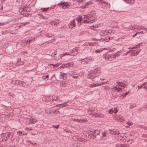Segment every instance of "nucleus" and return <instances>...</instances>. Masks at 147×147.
<instances>
[{
  "label": "nucleus",
  "instance_id": "nucleus-1",
  "mask_svg": "<svg viewBox=\"0 0 147 147\" xmlns=\"http://www.w3.org/2000/svg\"><path fill=\"white\" fill-rule=\"evenodd\" d=\"M83 134L85 136L89 138H96L98 140L102 139L99 130L92 129L88 131H85Z\"/></svg>",
  "mask_w": 147,
  "mask_h": 147
},
{
  "label": "nucleus",
  "instance_id": "nucleus-2",
  "mask_svg": "<svg viewBox=\"0 0 147 147\" xmlns=\"http://www.w3.org/2000/svg\"><path fill=\"white\" fill-rule=\"evenodd\" d=\"M114 86H112V91L115 92H119L121 89L120 87L125 88L127 86L126 84L124 82H117L114 84Z\"/></svg>",
  "mask_w": 147,
  "mask_h": 147
},
{
  "label": "nucleus",
  "instance_id": "nucleus-3",
  "mask_svg": "<svg viewBox=\"0 0 147 147\" xmlns=\"http://www.w3.org/2000/svg\"><path fill=\"white\" fill-rule=\"evenodd\" d=\"M101 74L100 70L99 69L95 68L88 73L87 78L91 79L100 76Z\"/></svg>",
  "mask_w": 147,
  "mask_h": 147
},
{
  "label": "nucleus",
  "instance_id": "nucleus-4",
  "mask_svg": "<svg viewBox=\"0 0 147 147\" xmlns=\"http://www.w3.org/2000/svg\"><path fill=\"white\" fill-rule=\"evenodd\" d=\"M119 56V55L118 53L109 54L106 53L103 55L102 57L106 61H112L114 59L118 58Z\"/></svg>",
  "mask_w": 147,
  "mask_h": 147
},
{
  "label": "nucleus",
  "instance_id": "nucleus-5",
  "mask_svg": "<svg viewBox=\"0 0 147 147\" xmlns=\"http://www.w3.org/2000/svg\"><path fill=\"white\" fill-rule=\"evenodd\" d=\"M24 121L25 122L26 125L33 124L35 123L36 120L33 118H27L24 119Z\"/></svg>",
  "mask_w": 147,
  "mask_h": 147
},
{
  "label": "nucleus",
  "instance_id": "nucleus-6",
  "mask_svg": "<svg viewBox=\"0 0 147 147\" xmlns=\"http://www.w3.org/2000/svg\"><path fill=\"white\" fill-rule=\"evenodd\" d=\"M91 14H90L84 15V18L89 20H92V21L94 22L95 20L96 19V18L94 16V15L92 16Z\"/></svg>",
  "mask_w": 147,
  "mask_h": 147
},
{
  "label": "nucleus",
  "instance_id": "nucleus-7",
  "mask_svg": "<svg viewBox=\"0 0 147 147\" xmlns=\"http://www.w3.org/2000/svg\"><path fill=\"white\" fill-rule=\"evenodd\" d=\"M3 134L5 135V141H6L8 139L10 140L11 139L14 134L12 132H7L5 133H4Z\"/></svg>",
  "mask_w": 147,
  "mask_h": 147
},
{
  "label": "nucleus",
  "instance_id": "nucleus-8",
  "mask_svg": "<svg viewBox=\"0 0 147 147\" xmlns=\"http://www.w3.org/2000/svg\"><path fill=\"white\" fill-rule=\"evenodd\" d=\"M31 10L30 7L26 5L20 9V11H26L27 12H30Z\"/></svg>",
  "mask_w": 147,
  "mask_h": 147
},
{
  "label": "nucleus",
  "instance_id": "nucleus-9",
  "mask_svg": "<svg viewBox=\"0 0 147 147\" xmlns=\"http://www.w3.org/2000/svg\"><path fill=\"white\" fill-rule=\"evenodd\" d=\"M58 5L60 7H62L63 9H65L68 7L69 5L67 2H61V3L58 4Z\"/></svg>",
  "mask_w": 147,
  "mask_h": 147
},
{
  "label": "nucleus",
  "instance_id": "nucleus-10",
  "mask_svg": "<svg viewBox=\"0 0 147 147\" xmlns=\"http://www.w3.org/2000/svg\"><path fill=\"white\" fill-rule=\"evenodd\" d=\"M108 131L111 134L115 135H118L119 134L118 130L117 129H109Z\"/></svg>",
  "mask_w": 147,
  "mask_h": 147
},
{
  "label": "nucleus",
  "instance_id": "nucleus-11",
  "mask_svg": "<svg viewBox=\"0 0 147 147\" xmlns=\"http://www.w3.org/2000/svg\"><path fill=\"white\" fill-rule=\"evenodd\" d=\"M42 100L45 102H52L53 101V96H47L43 97L42 98Z\"/></svg>",
  "mask_w": 147,
  "mask_h": 147
},
{
  "label": "nucleus",
  "instance_id": "nucleus-12",
  "mask_svg": "<svg viewBox=\"0 0 147 147\" xmlns=\"http://www.w3.org/2000/svg\"><path fill=\"white\" fill-rule=\"evenodd\" d=\"M92 115L95 117L104 118L105 117V115L100 113H94L92 114Z\"/></svg>",
  "mask_w": 147,
  "mask_h": 147
},
{
  "label": "nucleus",
  "instance_id": "nucleus-13",
  "mask_svg": "<svg viewBox=\"0 0 147 147\" xmlns=\"http://www.w3.org/2000/svg\"><path fill=\"white\" fill-rule=\"evenodd\" d=\"M68 27L69 28L72 29L76 26L75 21L74 19L73 21L69 22L68 25Z\"/></svg>",
  "mask_w": 147,
  "mask_h": 147
},
{
  "label": "nucleus",
  "instance_id": "nucleus-14",
  "mask_svg": "<svg viewBox=\"0 0 147 147\" xmlns=\"http://www.w3.org/2000/svg\"><path fill=\"white\" fill-rule=\"evenodd\" d=\"M59 23V20L58 19L55 20L54 21H51L50 24L54 26H58Z\"/></svg>",
  "mask_w": 147,
  "mask_h": 147
},
{
  "label": "nucleus",
  "instance_id": "nucleus-15",
  "mask_svg": "<svg viewBox=\"0 0 147 147\" xmlns=\"http://www.w3.org/2000/svg\"><path fill=\"white\" fill-rule=\"evenodd\" d=\"M109 32L108 31V30H103L99 32V34L100 36H103L109 34Z\"/></svg>",
  "mask_w": 147,
  "mask_h": 147
},
{
  "label": "nucleus",
  "instance_id": "nucleus-16",
  "mask_svg": "<svg viewBox=\"0 0 147 147\" xmlns=\"http://www.w3.org/2000/svg\"><path fill=\"white\" fill-rule=\"evenodd\" d=\"M83 18L82 16H78V17L76 18V20L78 22V26L80 25L81 24V22L82 21Z\"/></svg>",
  "mask_w": 147,
  "mask_h": 147
},
{
  "label": "nucleus",
  "instance_id": "nucleus-17",
  "mask_svg": "<svg viewBox=\"0 0 147 147\" xmlns=\"http://www.w3.org/2000/svg\"><path fill=\"white\" fill-rule=\"evenodd\" d=\"M92 4H93V2L91 1H89L88 2L82 5V7L84 8H85L86 6L90 7L92 6Z\"/></svg>",
  "mask_w": 147,
  "mask_h": 147
},
{
  "label": "nucleus",
  "instance_id": "nucleus-18",
  "mask_svg": "<svg viewBox=\"0 0 147 147\" xmlns=\"http://www.w3.org/2000/svg\"><path fill=\"white\" fill-rule=\"evenodd\" d=\"M78 49L77 48H75L71 50V52L70 53L71 56H74L76 55L78 53Z\"/></svg>",
  "mask_w": 147,
  "mask_h": 147
},
{
  "label": "nucleus",
  "instance_id": "nucleus-19",
  "mask_svg": "<svg viewBox=\"0 0 147 147\" xmlns=\"http://www.w3.org/2000/svg\"><path fill=\"white\" fill-rule=\"evenodd\" d=\"M107 131H105L104 132H102L101 134V136L102 139L103 140H106L107 138Z\"/></svg>",
  "mask_w": 147,
  "mask_h": 147
},
{
  "label": "nucleus",
  "instance_id": "nucleus-20",
  "mask_svg": "<svg viewBox=\"0 0 147 147\" xmlns=\"http://www.w3.org/2000/svg\"><path fill=\"white\" fill-rule=\"evenodd\" d=\"M110 39V37L108 36H106L104 38H101L98 40V41L100 42H106L109 41Z\"/></svg>",
  "mask_w": 147,
  "mask_h": 147
},
{
  "label": "nucleus",
  "instance_id": "nucleus-21",
  "mask_svg": "<svg viewBox=\"0 0 147 147\" xmlns=\"http://www.w3.org/2000/svg\"><path fill=\"white\" fill-rule=\"evenodd\" d=\"M59 77L60 79L65 80L67 79V75L65 74L61 73L59 76Z\"/></svg>",
  "mask_w": 147,
  "mask_h": 147
},
{
  "label": "nucleus",
  "instance_id": "nucleus-22",
  "mask_svg": "<svg viewBox=\"0 0 147 147\" xmlns=\"http://www.w3.org/2000/svg\"><path fill=\"white\" fill-rule=\"evenodd\" d=\"M72 120L74 121H77V122H80V121H81L82 122H85L86 121V119H73Z\"/></svg>",
  "mask_w": 147,
  "mask_h": 147
},
{
  "label": "nucleus",
  "instance_id": "nucleus-23",
  "mask_svg": "<svg viewBox=\"0 0 147 147\" xmlns=\"http://www.w3.org/2000/svg\"><path fill=\"white\" fill-rule=\"evenodd\" d=\"M35 38L34 37H31L30 38L28 39L27 40V42H28L29 43H30L33 42H34L35 41Z\"/></svg>",
  "mask_w": 147,
  "mask_h": 147
},
{
  "label": "nucleus",
  "instance_id": "nucleus-24",
  "mask_svg": "<svg viewBox=\"0 0 147 147\" xmlns=\"http://www.w3.org/2000/svg\"><path fill=\"white\" fill-rule=\"evenodd\" d=\"M13 82L14 83V84L15 85H20L21 84H22L21 81H19L18 80H15L13 81Z\"/></svg>",
  "mask_w": 147,
  "mask_h": 147
},
{
  "label": "nucleus",
  "instance_id": "nucleus-25",
  "mask_svg": "<svg viewBox=\"0 0 147 147\" xmlns=\"http://www.w3.org/2000/svg\"><path fill=\"white\" fill-rule=\"evenodd\" d=\"M70 63H67V64H63V65H62L59 68H64V67H68V66H71V65H70Z\"/></svg>",
  "mask_w": 147,
  "mask_h": 147
},
{
  "label": "nucleus",
  "instance_id": "nucleus-26",
  "mask_svg": "<svg viewBox=\"0 0 147 147\" xmlns=\"http://www.w3.org/2000/svg\"><path fill=\"white\" fill-rule=\"evenodd\" d=\"M99 1H100V2L101 3H104L107 5H108V7L109 8L110 7V4H109L106 1H104L103 0H99Z\"/></svg>",
  "mask_w": 147,
  "mask_h": 147
},
{
  "label": "nucleus",
  "instance_id": "nucleus-27",
  "mask_svg": "<svg viewBox=\"0 0 147 147\" xmlns=\"http://www.w3.org/2000/svg\"><path fill=\"white\" fill-rule=\"evenodd\" d=\"M105 48H102L101 49H98L95 51L96 53H100Z\"/></svg>",
  "mask_w": 147,
  "mask_h": 147
},
{
  "label": "nucleus",
  "instance_id": "nucleus-28",
  "mask_svg": "<svg viewBox=\"0 0 147 147\" xmlns=\"http://www.w3.org/2000/svg\"><path fill=\"white\" fill-rule=\"evenodd\" d=\"M65 55H71V54H70V53L66 52V53H63V54H61L60 55V57L61 58H62V57H63Z\"/></svg>",
  "mask_w": 147,
  "mask_h": 147
},
{
  "label": "nucleus",
  "instance_id": "nucleus-29",
  "mask_svg": "<svg viewBox=\"0 0 147 147\" xmlns=\"http://www.w3.org/2000/svg\"><path fill=\"white\" fill-rule=\"evenodd\" d=\"M97 86H98V84H95L93 83L92 84L89 85V87L90 88H93Z\"/></svg>",
  "mask_w": 147,
  "mask_h": 147
},
{
  "label": "nucleus",
  "instance_id": "nucleus-30",
  "mask_svg": "<svg viewBox=\"0 0 147 147\" xmlns=\"http://www.w3.org/2000/svg\"><path fill=\"white\" fill-rule=\"evenodd\" d=\"M61 87H65L66 86L65 82V81H62L60 84Z\"/></svg>",
  "mask_w": 147,
  "mask_h": 147
},
{
  "label": "nucleus",
  "instance_id": "nucleus-31",
  "mask_svg": "<svg viewBox=\"0 0 147 147\" xmlns=\"http://www.w3.org/2000/svg\"><path fill=\"white\" fill-rule=\"evenodd\" d=\"M17 60V63L18 65H19L22 64V63L21 62V61L20 59L18 58Z\"/></svg>",
  "mask_w": 147,
  "mask_h": 147
},
{
  "label": "nucleus",
  "instance_id": "nucleus-32",
  "mask_svg": "<svg viewBox=\"0 0 147 147\" xmlns=\"http://www.w3.org/2000/svg\"><path fill=\"white\" fill-rule=\"evenodd\" d=\"M93 22L92 21V20H84L83 21V22L85 23H92Z\"/></svg>",
  "mask_w": 147,
  "mask_h": 147
},
{
  "label": "nucleus",
  "instance_id": "nucleus-33",
  "mask_svg": "<svg viewBox=\"0 0 147 147\" xmlns=\"http://www.w3.org/2000/svg\"><path fill=\"white\" fill-rule=\"evenodd\" d=\"M9 31L7 30H3L1 32V33L2 34H5L7 33H9Z\"/></svg>",
  "mask_w": 147,
  "mask_h": 147
},
{
  "label": "nucleus",
  "instance_id": "nucleus-34",
  "mask_svg": "<svg viewBox=\"0 0 147 147\" xmlns=\"http://www.w3.org/2000/svg\"><path fill=\"white\" fill-rule=\"evenodd\" d=\"M136 107V105L135 104H130L129 105V108L130 109H132L134 107Z\"/></svg>",
  "mask_w": 147,
  "mask_h": 147
},
{
  "label": "nucleus",
  "instance_id": "nucleus-35",
  "mask_svg": "<svg viewBox=\"0 0 147 147\" xmlns=\"http://www.w3.org/2000/svg\"><path fill=\"white\" fill-rule=\"evenodd\" d=\"M65 103H64L63 104H61L59 105H56L57 107H65Z\"/></svg>",
  "mask_w": 147,
  "mask_h": 147
},
{
  "label": "nucleus",
  "instance_id": "nucleus-36",
  "mask_svg": "<svg viewBox=\"0 0 147 147\" xmlns=\"http://www.w3.org/2000/svg\"><path fill=\"white\" fill-rule=\"evenodd\" d=\"M49 9V7H48L47 8H41L40 9L42 10V12H44L47 11L48 9Z\"/></svg>",
  "mask_w": 147,
  "mask_h": 147
},
{
  "label": "nucleus",
  "instance_id": "nucleus-37",
  "mask_svg": "<svg viewBox=\"0 0 147 147\" xmlns=\"http://www.w3.org/2000/svg\"><path fill=\"white\" fill-rule=\"evenodd\" d=\"M108 31H109V34H113L115 32V31L114 30L110 29L108 30Z\"/></svg>",
  "mask_w": 147,
  "mask_h": 147
},
{
  "label": "nucleus",
  "instance_id": "nucleus-38",
  "mask_svg": "<svg viewBox=\"0 0 147 147\" xmlns=\"http://www.w3.org/2000/svg\"><path fill=\"white\" fill-rule=\"evenodd\" d=\"M124 1L126 3L131 4L132 3V0H124Z\"/></svg>",
  "mask_w": 147,
  "mask_h": 147
},
{
  "label": "nucleus",
  "instance_id": "nucleus-39",
  "mask_svg": "<svg viewBox=\"0 0 147 147\" xmlns=\"http://www.w3.org/2000/svg\"><path fill=\"white\" fill-rule=\"evenodd\" d=\"M38 15H40L41 16L42 18L43 19H47L48 18V17L47 16H44L42 14H39Z\"/></svg>",
  "mask_w": 147,
  "mask_h": 147
},
{
  "label": "nucleus",
  "instance_id": "nucleus-40",
  "mask_svg": "<svg viewBox=\"0 0 147 147\" xmlns=\"http://www.w3.org/2000/svg\"><path fill=\"white\" fill-rule=\"evenodd\" d=\"M21 82L22 84H21L20 86H22L23 87H24L26 85L24 81H21Z\"/></svg>",
  "mask_w": 147,
  "mask_h": 147
},
{
  "label": "nucleus",
  "instance_id": "nucleus-41",
  "mask_svg": "<svg viewBox=\"0 0 147 147\" xmlns=\"http://www.w3.org/2000/svg\"><path fill=\"white\" fill-rule=\"evenodd\" d=\"M109 113L112 114L113 112V109H111L109 111H108Z\"/></svg>",
  "mask_w": 147,
  "mask_h": 147
},
{
  "label": "nucleus",
  "instance_id": "nucleus-42",
  "mask_svg": "<svg viewBox=\"0 0 147 147\" xmlns=\"http://www.w3.org/2000/svg\"><path fill=\"white\" fill-rule=\"evenodd\" d=\"M127 124L129 126H131L133 124V123L131 121H128L127 123Z\"/></svg>",
  "mask_w": 147,
  "mask_h": 147
},
{
  "label": "nucleus",
  "instance_id": "nucleus-43",
  "mask_svg": "<svg viewBox=\"0 0 147 147\" xmlns=\"http://www.w3.org/2000/svg\"><path fill=\"white\" fill-rule=\"evenodd\" d=\"M25 129L28 131H31L33 129V128L32 127L28 128L26 127L25 128Z\"/></svg>",
  "mask_w": 147,
  "mask_h": 147
},
{
  "label": "nucleus",
  "instance_id": "nucleus-44",
  "mask_svg": "<svg viewBox=\"0 0 147 147\" xmlns=\"http://www.w3.org/2000/svg\"><path fill=\"white\" fill-rule=\"evenodd\" d=\"M89 45L90 46H94L95 45V42H89Z\"/></svg>",
  "mask_w": 147,
  "mask_h": 147
},
{
  "label": "nucleus",
  "instance_id": "nucleus-45",
  "mask_svg": "<svg viewBox=\"0 0 147 147\" xmlns=\"http://www.w3.org/2000/svg\"><path fill=\"white\" fill-rule=\"evenodd\" d=\"M59 125H52V127L56 129H58L59 127Z\"/></svg>",
  "mask_w": 147,
  "mask_h": 147
},
{
  "label": "nucleus",
  "instance_id": "nucleus-46",
  "mask_svg": "<svg viewBox=\"0 0 147 147\" xmlns=\"http://www.w3.org/2000/svg\"><path fill=\"white\" fill-rule=\"evenodd\" d=\"M52 36H53V35H50L48 34H46V36L48 37H52Z\"/></svg>",
  "mask_w": 147,
  "mask_h": 147
},
{
  "label": "nucleus",
  "instance_id": "nucleus-47",
  "mask_svg": "<svg viewBox=\"0 0 147 147\" xmlns=\"http://www.w3.org/2000/svg\"><path fill=\"white\" fill-rule=\"evenodd\" d=\"M127 94V93H126L125 92V93H123L122 95V96L123 97V98H125V96H126Z\"/></svg>",
  "mask_w": 147,
  "mask_h": 147
},
{
  "label": "nucleus",
  "instance_id": "nucleus-48",
  "mask_svg": "<svg viewBox=\"0 0 147 147\" xmlns=\"http://www.w3.org/2000/svg\"><path fill=\"white\" fill-rule=\"evenodd\" d=\"M141 44V43H140L139 44L136 45L134 47L132 48H137L139 47L140 46V44Z\"/></svg>",
  "mask_w": 147,
  "mask_h": 147
},
{
  "label": "nucleus",
  "instance_id": "nucleus-49",
  "mask_svg": "<svg viewBox=\"0 0 147 147\" xmlns=\"http://www.w3.org/2000/svg\"><path fill=\"white\" fill-rule=\"evenodd\" d=\"M117 112V111L116 109V108H114V111L113 110V112L114 113L116 114Z\"/></svg>",
  "mask_w": 147,
  "mask_h": 147
},
{
  "label": "nucleus",
  "instance_id": "nucleus-50",
  "mask_svg": "<svg viewBox=\"0 0 147 147\" xmlns=\"http://www.w3.org/2000/svg\"><path fill=\"white\" fill-rule=\"evenodd\" d=\"M27 53L28 52H27V51H23L22 52V54H27Z\"/></svg>",
  "mask_w": 147,
  "mask_h": 147
},
{
  "label": "nucleus",
  "instance_id": "nucleus-51",
  "mask_svg": "<svg viewBox=\"0 0 147 147\" xmlns=\"http://www.w3.org/2000/svg\"><path fill=\"white\" fill-rule=\"evenodd\" d=\"M143 86L142 84V85L139 86H138V89H140L142 88L143 87Z\"/></svg>",
  "mask_w": 147,
  "mask_h": 147
},
{
  "label": "nucleus",
  "instance_id": "nucleus-52",
  "mask_svg": "<svg viewBox=\"0 0 147 147\" xmlns=\"http://www.w3.org/2000/svg\"><path fill=\"white\" fill-rule=\"evenodd\" d=\"M51 65H53V67H55H55L58 66L59 65L58 63H57L56 64V65H54L53 64H51Z\"/></svg>",
  "mask_w": 147,
  "mask_h": 147
},
{
  "label": "nucleus",
  "instance_id": "nucleus-53",
  "mask_svg": "<svg viewBox=\"0 0 147 147\" xmlns=\"http://www.w3.org/2000/svg\"><path fill=\"white\" fill-rule=\"evenodd\" d=\"M142 137L145 138H147V135L146 134H143L142 136Z\"/></svg>",
  "mask_w": 147,
  "mask_h": 147
},
{
  "label": "nucleus",
  "instance_id": "nucleus-54",
  "mask_svg": "<svg viewBox=\"0 0 147 147\" xmlns=\"http://www.w3.org/2000/svg\"><path fill=\"white\" fill-rule=\"evenodd\" d=\"M17 133L18 135H20L22 134V132L21 131H18L17 132Z\"/></svg>",
  "mask_w": 147,
  "mask_h": 147
},
{
  "label": "nucleus",
  "instance_id": "nucleus-55",
  "mask_svg": "<svg viewBox=\"0 0 147 147\" xmlns=\"http://www.w3.org/2000/svg\"><path fill=\"white\" fill-rule=\"evenodd\" d=\"M117 147H123V144H118L117 146Z\"/></svg>",
  "mask_w": 147,
  "mask_h": 147
},
{
  "label": "nucleus",
  "instance_id": "nucleus-56",
  "mask_svg": "<svg viewBox=\"0 0 147 147\" xmlns=\"http://www.w3.org/2000/svg\"><path fill=\"white\" fill-rule=\"evenodd\" d=\"M84 45L85 46H89V45L90 44H89V42H88L85 43L84 44Z\"/></svg>",
  "mask_w": 147,
  "mask_h": 147
},
{
  "label": "nucleus",
  "instance_id": "nucleus-57",
  "mask_svg": "<svg viewBox=\"0 0 147 147\" xmlns=\"http://www.w3.org/2000/svg\"><path fill=\"white\" fill-rule=\"evenodd\" d=\"M88 111L90 112V113H89L90 114L91 113L93 112L92 111L91 109H88Z\"/></svg>",
  "mask_w": 147,
  "mask_h": 147
},
{
  "label": "nucleus",
  "instance_id": "nucleus-58",
  "mask_svg": "<svg viewBox=\"0 0 147 147\" xmlns=\"http://www.w3.org/2000/svg\"><path fill=\"white\" fill-rule=\"evenodd\" d=\"M143 32H144L143 31H140L139 32H137L138 33V34H144V33Z\"/></svg>",
  "mask_w": 147,
  "mask_h": 147
},
{
  "label": "nucleus",
  "instance_id": "nucleus-59",
  "mask_svg": "<svg viewBox=\"0 0 147 147\" xmlns=\"http://www.w3.org/2000/svg\"><path fill=\"white\" fill-rule=\"evenodd\" d=\"M106 82H102L100 83L99 84H98V86L101 85H102L103 84H105Z\"/></svg>",
  "mask_w": 147,
  "mask_h": 147
},
{
  "label": "nucleus",
  "instance_id": "nucleus-60",
  "mask_svg": "<svg viewBox=\"0 0 147 147\" xmlns=\"http://www.w3.org/2000/svg\"><path fill=\"white\" fill-rule=\"evenodd\" d=\"M144 27L143 26H141L140 27V29H144Z\"/></svg>",
  "mask_w": 147,
  "mask_h": 147
},
{
  "label": "nucleus",
  "instance_id": "nucleus-61",
  "mask_svg": "<svg viewBox=\"0 0 147 147\" xmlns=\"http://www.w3.org/2000/svg\"><path fill=\"white\" fill-rule=\"evenodd\" d=\"M142 128L147 131V127H143Z\"/></svg>",
  "mask_w": 147,
  "mask_h": 147
},
{
  "label": "nucleus",
  "instance_id": "nucleus-62",
  "mask_svg": "<svg viewBox=\"0 0 147 147\" xmlns=\"http://www.w3.org/2000/svg\"><path fill=\"white\" fill-rule=\"evenodd\" d=\"M138 34V33L137 32H136L134 35H133L132 37H135Z\"/></svg>",
  "mask_w": 147,
  "mask_h": 147
},
{
  "label": "nucleus",
  "instance_id": "nucleus-63",
  "mask_svg": "<svg viewBox=\"0 0 147 147\" xmlns=\"http://www.w3.org/2000/svg\"><path fill=\"white\" fill-rule=\"evenodd\" d=\"M76 1L78 2L81 3L82 2V1L80 0H76Z\"/></svg>",
  "mask_w": 147,
  "mask_h": 147
},
{
  "label": "nucleus",
  "instance_id": "nucleus-64",
  "mask_svg": "<svg viewBox=\"0 0 147 147\" xmlns=\"http://www.w3.org/2000/svg\"><path fill=\"white\" fill-rule=\"evenodd\" d=\"M29 22H25L23 23V25L24 26H25L26 25V24H29Z\"/></svg>",
  "mask_w": 147,
  "mask_h": 147
}]
</instances>
